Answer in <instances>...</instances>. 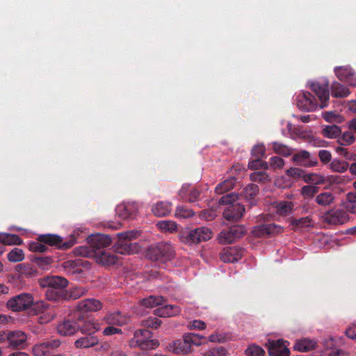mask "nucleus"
I'll use <instances>...</instances> for the list:
<instances>
[{"label": "nucleus", "mask_w": 356, "mask_h": 356, "mask_svg": "<svg viewBox=\"0 0 356 356\" xmlns=\"http://www.w3.org/2000/svg\"><path fill=\"white\" fill-rule=\"evenodd\" d=\"M112 243L111 238L106 234H97L89 238V246H79L75 248V254L85 257H92L95 252L108 247Z\"/></svg>", "instance_id": "nucleus-1"}, {"label": "nucleus", "mask_w": 356, "mask_h": 356, "mask_svg": "<svg viewBox=\"0 0 356 356\" xmlns=\"http://www.w3.org/2000/svg\"><path fill=\"white\" fill-rule=\"evenodd\" d=\"M238 195L235 193H229L222 196L219 199V204L227 205L223 211V217L229 221H238L245 212V207L243 204L234 202L238 200Z\"/></svg>", "instance_id": "nucleus-2"}, {"label": "nucleus", "mask_w": 356, "mask_h": 356, "mask_svg": "<svg viewBox=\"0 0 356 356\" xmlns=\"http://www.w3.org/2000/svg\"><path fill=\"white\" fill-rule=\"evenodd\" d=\"M204 337L195 334H184L181 339H177L173 342L172 346L173 352L179 355H187L192 351V346H199L203 343Z\"/></svg>", "instance_id": "nucleus-3"}, {"label": "nucleus", "mask_w": 356, "mask_h": 356, "mask_svg": "<svg viewBox=\"0 0 356 356\" xmlns=\"http://www.w3.org/2000/svg\"><path fill=\"white\" fill-rule=\"evenodd\" d=\"M174 253L171 244L160 242L149 247L146 250L145 257L152 261L165 262L172 259Z\"/></svg>", "instance_id": "nucleus-4"}, {"label": "nucleus", "mask_w": 356, "mask_h": 356, "mask_svg": "<svg viewBox=\"0 0 356 356\" xmlns=\"http://www.w3.org/2000/svg\"><path fill=\"white\" fill-rule=\"evenodd\" d=\"M212 232L208 227H200L183 232L180 236L181 241L189 244H197L211 238Z\"/></svg>", "instance_id": "nucleus-5"}, {"label": "nucleus", "mask_w": 356, "mask_h": 356, "mask_svg": "<svg viewBox=\"0 0 356 356\" xmlns=\"http://www.w3.org/2000/svg\"><path fill=\"white\" fill-rule=\"evenodd\" d=\"M83 320L80 312H74L68 318L58 325L57 331L60 335L70 336L79 330V323Z\"/></svg>", "instance_id": "nucleus-6"}, {"label": "nucleus", "mask_w": 356, "mask_h": 356, "mask_svg": "<svg viewBox=\"0 0 356 356\" xmlns=\"http://www.w3.org/2000/svg\"><path fill=\"white\" fill-rule=\"evenodd\" d=\"M6 341L11 349H24L27 346V334L22 330H13L4 332L0 337V342Z\"/></svg>", "instance_id": "nucleus-7"}, {"label": "nucleus", "mask_w": 356, "mask_h": 356, "mask_svg": "<svg viewBox=\"0 0 356 356\" xmlns=\"http://www.w3.org/2000/svg\"><path fill=\"white\" fill-rule=\"evenodd\" d=\"M29 309L30 313L33 315L42 314L39 320L40 323H48L56 316L54 311L50 309V305L44 301H37L35 302L33 301V304L31 305Z\"/></svg>", "instance_id": "nucleus-8"}, {"label": "nucleus", "mask_w": 356, "mask_h": 356, "mask_svg": "<svg viewBox=\"0 0 356 356\" xmlns=\"http://www.w3.org/2000/svg\"><path fill=\"white\" fill-rule=\"evenodd\" d=\"M38 241L45 245L55 246L60 250H67L75 244L74 239L63 242L62 237L54 234H40L38 236Z\"/></svg>", "instance_id": "nucleus-9"}, {"label": "nucleus", "mask_w": 356, "mask_h": 356, "mask_svg": "<svg viewBox=\"0 0 356 356\" xmlns=\"http://www.w3.org/2000/svg\"><path fill=\"white\" fill-rule=\"evenodd\" d=\"M310 88L316 94L321 102L319 107L321 108L326 107L330 97L328 81L327 79H323L322 81L312 82L310 84Z\"/></svg>", "instance_id": "nucleus-10"}, {"label": "nucleus", "mask_w": 356, "mask_h": 356, "mask_svg": "<svg viewBox=\"0 0 356 356\" xmlns=\"http://www.w3.org/2000/svg\"><path fill=\"white\" fill-rule=\"evenodd\" d=\"M33 298L29 293H21L10 298L7 307L13 312H19L29 309L33 304Z\"/></svg>", "instance_id": "nucleus-11"}, {"label": "nucleus", "mask_w": 356, "mask_h": 356, "mask_svg": "<svg viewBox=\"0 0 356 356\" xmlns=\"http://www.w3.org/2000/svg\"><path fill=\"white\" fill-rule=\"evenodd\" d=\"M245 234V229L242 225H234L227 230H223L218 234V240L220 243H232L236 240L242 238Z\"/></svg>", "instance_id": "nucleus-12"}, {"label": "nucleus", "mask_w": 356, "mask_h": 356, "mask_svg": "<svg viewBox=\"0 0 356 356\" xmlns=\"http://www.w3.org/2000/svg\"><path fill=\"white\" fill-rule=\"evenodd\" d=\"M322 218L327 224L338 225L345 224L348 220L349 216L343 209H333L325 212Z\"/></svg>", "instance_id": "nucleus-13"}, {"label": "nucleus", "mask_w": 356, "mask_h": 356, "mask_svg": "<svg viewBox=\"0 0 356 356\" xmlns=\"http://www.w3.org/2000/svg\"><path fill=\"white\" fill-rule=\"evenodd\" d=\"M297 106L305 111H312L316 110L318 104L316 99L309 92H302L297 97Z\"/></svg>", "instance_id": "nucleus-14"}, {"label": "nucleus", "mask_w": 356, "mask_h": 356, "mask_svg": "<svg viewBox=\"0 0 356 356\" xmlns=\"http://www.w3.org/2000/svg\"><path fill=\"white\" fill-rule=\"evenodd\" d=\"M243 255V249L237 247H227L220 252V259L224 263H234L240 260Z\"/></svg>", "instance_id": "nucleus-15"}, {"label": "nucleus", "mask_w": 356, "mask_h": 356, "mask_svg": "<svg viewBox=\"0 0 356 356\" xmlns=\"http://www.w3.org/2000/svg\"><path fill=\"white\" fill-rule=\"evenodd\" d=\"M282 227L274 223L261 224L254 227L252 234L255 237L271 236L282 232Z\"/></svg>", "instance_id": "nucleus-16"}, {"label": "nucleus", "mask_w": 356, "mask_h": 356, "mask_svg": "<svg viewBox=\"0 0 356 356\" xmlns=\"http://www.w3.org/2000/svg\"><path fill=\"white\" fill-rule=\"evenodd\" d=\"M337 77L341 81L356 87V73L350 66H339L334 68Z\"/></svg>", "instance_id": "nucleus-17"}, {"label": "nucleus", "mask_w": 356, "mask_h": 356, "mask_svg": "<svg viewBox=\"0 0 356 356\" xmlns=\"http://www.w3.org/2000/svg\"><path fill=\"white\" fill-rule=\"evenodd\" d=\"M138 207L136 202L122 203L117 206L116 214L122 219H133L138 213Z\"/></svg>", "instance_id": "nucleus-18"}, {"label": "nucleus", "mask_w": 356, "mask_h": 356, "mask_svg": "<svg viewBox=\"0 0 356 356\" xmlns=\"http://www.w3.org/2000/svg\"><path fill=\"white\" fill-rule=\"evenodd\" d=\"M102 302L99 300L88 298L78 302L75 312H80L83 314L97 312L102 308Z\"/></svg>", "instance_id": "nucleus-19"}, {"label": "nucleus", "mask_w": 356, "mask_h": 356, "mask_svg": "<svg viewBox=\"0 0 356 356\" xmlns=\"http://www.w3.org/2000/svg\"><path fill=\"white\" fill-rule=\"evenodd\" d=\"M113 251L120 254H132L139 252L140 246L136 243H131L126 240L118 239L113 246Z\"/></svg>", "instance_id": "nucleus-20"}, {"label": "nucleus", "mask_w": 356, "mask_h": 356, "mask_svg": "<svg viewBox=\"0 0 356 356\" xmlns=\"http://www.w3.org/2000/svg\"><path fill=\"white\" fill-rule=\"evenodd\" d=\"M268 351L270 356H289L290 351L282 339L269 341Z\"/></svg>", "instance_id": "nucleus-21"}, {"label": "nucleus", "mask_w": 356, "mask_h": 356, "mask_svg": "<svg viewBox=\"0 0 356 356\" xmlns=\"http://www.w3.org/2000/svg\"><path fill=\"white\" fill-rule=\"evenodd\" d=\"M293 161L304 167H314L317 165L318 161L312 159L308 151L301 150L293 156Z\"/></svg>", "instance_id": "nucleus-22"}, {"label": "nucleus", "mask_w": 356, "mask_h": 356, "mask_svg": "<svg viewBox=\"0 0 356 356\" xmlns=\"http://www.w3.org/2000/svg\"><path fill=\"white\" fill-rule=\"evenodd\" d=\"M114 251L102 250L95 252L92 256L95 257L97 263L103 266L114 265L118 261V257L113 253Z\"/></svg>", "instance_id": "nucleus-23"}, {"label": "nucleus", "mask_w": 356, "mask_h": 356, "mask_svg": "<svg viewBox=\"0 0 356 356\" xmlns=\"http://www.w3.org/2000/svg\"><path fill=\"white\" fill-rule=\"evenodd\" d=\"M45 295L47 300L51 301L67 300V291L65 289V288L47 287Z\"/></svg>", "instance_id": "nucleus-24"}, {"label": "nucleus", "mask_w": 356, "mask_h": 356, "mask_svg": "<svg viewBox=\"0 0 356 356\" xmlns=\"http://www.w3.org/2000/svg\"><path fill=\"white\" fill-rule=\"evenodd\" d=\"M98 343L99 339L96 336L88 334L78 339L75 341L74 345L77 348H88L97 345Z\"/></svg>", "instance_id": "nucleus-25"}, {"label": "nucleus", "mask_w": 356, "mask_h": 356, "mask_svg": "<svg viewBox=\"0 0 356 356\" xmlns=\"http://www.w3.org/2000/svg\"><path fill=\"white\" fill-rule=\"evenodd\" d=\"M172 211V204L168 202H159L152 206V211L154 216L163 217L168 215Z\"/></svg>", "instance_id": "nucleus-26"}, {"label": "nucleus", "mask_w": 356, "mask_h": 356, "mask_svg": "<svg viewBox=\"0 0 356 356\" xmlns=\"http://www.w3.org/2000/svg\"><path fill=\"white\" fill-rule=\"evenodd\" d=\"M180 313V308L177 305H167L154 310V314L160 317L176 316Z\"/></svg>", "instance_id": "nucleus-27"}, {"label": "nucleus", "mask_w": 356, "mask_h": 356, "mask_svg": "<svg viewBox=\"0 0 356 356\" xmlns=\"http://www.w3.org/2000/svg\"><path fill=\"white\" fill-rule=\"evenodd\" d=\"M180 313V308L177 305H167L154 310V314L160 317L176 316Z\"/></svg>", "instance_id": "nucleus-28"}, {"label": "nucleus", "mask_w": 356, "mask_h": 356, "mask_svg": "<svg viewBox=\"0 0 356 356\" xmlns=\"http://www.w3.org/2000/svg\"><path fill=\"white\" fill-rule=\"evenodd\" d=\"M68 284V281L59 276H52L47 277L42 283V286L51 288H65Z\"/></svg>", "instance_id": "nucleus-29"}, {"label": "nucleus", "mask_w": 356, "mask_h": 356, "mask_svg": "<svg viewBox=\"0 0 356 356\" xmlns=\"http://www.w3.org/2000/svg\"><path fill=\"white\" fill-rule=\"evenodd\" d=\"M106 323L111 325L122 326L127 323V318L120 312H115L107 314L104 318Z\"/></svg>", "instance_id": "nucleus-30"}, {"label": "nucleus", "mask_w": 356, "mask_h": 356, "mask_svg": "<svg viewBox=\"0 0 356 356\" xmlns=\"http://www.w3.org/2000/svg\"><path fill=\"white\" fill-rule=\"evenodd\" d=\"M80 314L82 316L83 320L79 323V330L82 333L86 334H94V333L98 330V327H97L93 323L88 320V317L86 314L80 312Z\"/></svg>", "instance_id": "nucleus-31"}, {"label": "nucleus", "mask_w": 356, "mask_h": 356, "mask_svg": "<svg viewBox=\"0 0 356 356\" xmlns=\"http://www.w3.org/2000/svg\"><path fill=\"white\" fill-rule=\"evenodd\" d=\"M330 90L332 95L337 98L348 97L350 93L348 88L337 81L332 83Z\"/></svg>", "instance_id": "nucleus-32"}, {"label": "nucleus", "mask_w": 356, "mask_h": 356, "mask_svg": "<svg viewBox=\"0 0 356 356\" xmlns=\"http://www.w3.org/2000/svg\"><path fill=\"white\" fill-rule=\"evenodd\" d=\"M316 346V342L309 339H302L296 341L294 349L300 352H308Z\"/></svg>", "instance_id": "nucleus-33"}, {"label": "nucleus", "mask_w": 356, "mask_h": 356, "mask_svg": "<svg viewBox=\"0 0 356 356\" xmlns=\"http://www.w3.org/2000/svg\"><path fill=\"white\" fill-rule=\"evenodd\" d=\"M31 261L41 269H48L54 259L49 256H32Z\"/></svg>", "instance_id": "nucleus-34"}, {"label": "nucleus", "mask_w": 356, "mask_h": 356, "mask_svg": "<svg viewBox=\"0 0 356 356\" xmlns=\"http://www.w3.org/2000/svg\"><path fill=\"white\" fill-rule=\"evenodd\" d=\"M0 243L5 245H20L22 240L17 234L2 233L0 234Z\"/></svg>", "instance_id": "nucleus-35"}, {"label": "nucleus", "mask_w": 356, "mask_h": 356, "mask_svg": "<svg viewBox=\"0 0 356 356\" xmlns=\"http://www.w3.org/2000/svg\"><path fill=\"white\" fill-rule=\"evenodd\" d=\"M294 204L290 201H280L276 204V211L280 216H288L291 213Z\"/></svg>", "instance_id": "nucleus-36"}, {"label": "nucleus", "mask_w": 356, "mask_h": 356, "mask_svg": "<svg viewBox=\"0 0 356 356\" xmlns=\"http://www.w3.org/2000/svg\"><path fill=\"white\" fill-rule=\"evenodd\" d=\"M334 200V195L330 192H323L318 194L316 198V202L322 207L330 205Z\"/></svg>", "instance_id": "nucleus-37"}, {"label": "nucleus", "mask_w": 356, "mask_h": 356, "mask_svg": "<svg viewBox=\"0 0 356 356\" xmlns=\"http://www.w3.org/2000/svg\"><path fill=\"white\" fill-rule=\"evenodd\" d=\"M259 192V187L254 184H250L246 186L243 191V196L244 198L250 201L252 204V201Z\"/></svg>", "instance_id": "nucleus-38"}, {"label": "nucleus", "mask_w": 356, "mask_h": 356, "mask_svg": "<svg viewBox=\"0 0 356 356\" xmlns=\"http://www.w3.org/2000/svg\"><path fill=\"white\" fill-rule=\"evenodd\" d=\"M271 147L275 153L280 154L283 156H290L293 150L289 146L279 142H273L271 143Z\"/></svg>", "instance_id": "nucleus-39"}, {"label": "nucleus", "mask_w": 356, "mask_h": 356, "mask_svg": "<svg viewBox=\"0 0 356 356\" xmlns=\"http://www.w3.org/2000/svg\"><path fill=\"white\" fill-rule=\"evenodd\" d=\"M312 218L309 216L300 218L299 219H292L291 225L293 227L294 230H297L301 228L309 227L312 225Z\"/></svg>", "instance_id": "nucleus-40"}, {"label": "nucleus", "mask_w": 356, "mask_h": 356, "mask_svg": "<svg viewBox=\"0 0 356 356\" xmlns=\"http://www.w3.org/2000/svg\"><path fill=\"white\" fill-rule=\"evenodd\" d=\"M158 228L162 232L172 233L177 231V225L172 220H161L156 224Z\"/></svg>", "instance_id": "nucleus-41"}, {"label": "nucleus", "mask_w": 356, "mask_h": 356, "mask_svg": "<svg viewBox=\"0 0 356 356\" xmlns=\"http://www.w3.org/2000/svg\"><path fill=\"white\" fill-rule=\"evenodd\" d=\"M341 132L340 127L335 124L327 125L322 131L323 135L330 138H334L339 136Z\"/></svg>", "instance_id": "nucleus-42"}, {"label": "nucleus", "mask_w": 356, "mask_h": 356, "mask_svg": "<svg viewBox=\"0 0 356 356\" xmlns=\"http://www.w3.org/2000/svg\"><path fill=\"white\" fill-rule=\"evenodd\" d=\"M159 345L158 340L156 339H138L134 343V346H138L143 350L154 349Z\"/></svg>", "instance_id": "nucleus-43"}, {"label": "nucleus", "mask_w": 356, "mask_h": 356, "mask_svg": "<svg viewBox=\"0 0 356 356\" xmlns=\"http://www.w3.org/2000/svg\"><path fill=\"white\" fill-rule=\"evenodd\" d=\"M152 337V332L147 329H140L135 332L134 336L133 339L130 341V345L134 346V343L138 341V339H145L148 340Z\"/></svg>", "instance_id": "nucleus-44"}, {"label": "nucleus", "mask_w": 356, "mask_h": 356, "mask_svg": "<svg viewBox=\"0 0 356 356\" xmlns=\"http://www.w3.org/2000/svg\"><path fill=\"white\" fill-rule=\"evenodd\" d=\"M163 301V298L162 296H150L141 300V304L146 307L152 308L161 305Z\"/></svg>", "instance_id": "nucleus-45"}, {"label": "nucleus", "mask_w": 356, "mask_h": 356, "mask_svg": "<svg viewBox=\"0 0 356 356\" xmlns=\"http://www.w3.org/2000/svg\"><path fill=\"white\" fill-rule=\"evenodd\" d=\"M234 185L235 179H234L233 178L226 179L223 182L218 184L216 186L215 191L216 193L222 194L232 189Z\"/></svg>", "instance_id": "nucleus-46"}, {"label": "nucleus", "mask_w": 356, "mask_h": 356, "mask_svg": "<svg viewBox=\"0 0 356 356\" xmlns=\"http://www.w3.org/2000/svg\"><path fill=\"white\" fill-rule=\"evenodd\" d=\"M332 171L337 172H343L349 169L348 163L339 159H334L330 164Z\"/></svg>", "instance_id": "nucleus-47"}, {"label": "nucleus", "mask_w": 356, "mask_h": 356, "mask_svg": "<svg viewBox=\"0 0 356 356\" xmlns=\"http://www.w3.org/2000/svg\"><path fill=\"white\" fill-rule=\"evenodd\" d=\"M303 179L306 183L313 184L314 186L316 184H321L325 182V177L316 173H308L304 175Z\"/></svg>", "instance_id": "nucleus-48"}, {"label": "nucleus", "mask_w": 356, "mask_h": 356, "mask_svg": "<svg viewBox=\"0 0 356 356\" xmlns=\"http://www.w3.org/2000/svg\"><path fill=\"white\" fill-rule=\"evenodd\" d=\"M355 141V137L353 131H345L338 139L340 145L346 146L353 144Z\"/></svg>", "instance_id": "nucleus-49"}, {"label": "nucleus", "mask_w": 356, "mask_h": 356, "mask_svg": "<svg viewBox=\"0 0 356 356\" xmlns=\"http://www.w3.org/2000/svg\"><path fill=\"white\" fill-rule=\"evenodd\" d=\"M319 188L314 185L304 186L301 188V194L305 199L313 197L318 192Z\"/></svg>", "instance_id": "nucleus-50"}, {"label": "nucleus", "mask_w": 356, "mask_h": 356, "mask_svg": "<svg viewBox=\"0 0 356 356\" xmlns=\"http://www.w3.org/2000/svg\"><path fill=\"white\" fill-rule=\"evenodd\" d=\"M194 212L185 206H177L175 211V216L177 218H188L193 216Z\"/></svg>", "instance_id": "nucleus-51"}, {"label": "nucleus", "mask_w": 356, "mask_h": 356, "mask_svg": "<svg viewBox=\"0 0 356 356\" xmlns=\"http://www.w3.org/2000/svg\"><path fill=\"white\" fill-rule=\"evenodd\" d=\"M7 258L11 262L21 261L24 258V252L22 250L15 248L8 254Z\"/></svg>", "instance_id": "nucleus-52"}, {"label": "nucleus", "mask_w": 356, "mask_h": 356, "mask_svg": "<svg viewBox=\"0 0 356 356\" xmlns=\"http://www.w3.org/2000/svg\"><path fill=\"white\" fill-rule=\"evenodd\" d=\"M87 290L82 286H75L72 288L70 291H67V300H76L85 295Z\"/></svg>", "instance_id": "nucleus-53"}, {"label": "nucleus", "mask_w": 356, "mask_h": 356, "mask_svg": "<svg viewBox=\"0 0 356 356\" xmlns=\"http://www.w3.org/2000/svg\"><path fill=\"white\" fill-rule=\"evenodd\" d=\"M204 356H227V350L222 346H215L207 350Z\"/></svg>", "instance_id": "nucleus-54"}, {"label": "nucleus", "mask_w": 356, "mask_h": 356, "mask_svg": "<svg viewBox=\"0 0 356 356\" xmlns=\"http://www.w3.org/2000/svg\"><path fill=\"white\" fill-rule=\"evenodd\" d=\"M37 241L31 242L29 245V250L33 252H40L42 253L47 252L48 248L42 242L38 241V238H37Z\"/></svg>", "instance_id": "nucleus-55"}, {"label": "nucleus", "mask_w": 356, "mask_h": 356, "mask_svg": "<svg viewBox=\"0 0 356 356\" xmlns=\"http://www.w3.org/2000/svg\"><path fill=\"white\" fill-rule=\"evenodd\" d=\"M265 352L264 349L255 344L250 345L246 350L245 354L248 356H263Z\"/></svg>", "instance_id": "nucleus-56"}, {"label": "nucleus", "mask_w": 356, "mask_h": 356, "mask_svg": "<svg viewBox=\"0 0 356 356\" xmlns=\"http://www.w3.org/2000/svg\"><path fill=\"white\" fill-rule=\"evenodd\" d=\"M32 353L34 356H44L46 354L49 353L44 342L35 344L33 347Z\"/></svg>", "instance_id": "nucleus-57"}, {"label": "nucleus", "mask_w": 356, "mask_h": 356, "mask_svg": "<svg viewBox=\"0 0 356 356\" xmlns=\"http://www.w3.org/2000/svg\"><path fill=\"white\" fill-rule=\"evenodd\" d=\"M118 239L126 240L127 241L130 242L131 240L136 238L139 235V232L136 230H129L124 232L118 233Z\"/></svg>", "instance_id": "nucleus-58"}, {"label": "nucleus", "mask_w": 356, "mask_h": 356, "mask_svg": "<svg viewBox=\"0 0 356 356\" xmlns=\"http://www.w3.org/2000/svg\"><path fill=\"white\" fill-rule=\"evenodd\" d=\"M266 153V148L264 145H257L252 149V156L253 158L261 159L264 156Z\"/></svg>", "instance_id": "nucleus-59"}, {"label": "nucleus", "mask_w": 356, "mask_h": 356, "mask_svg": "<svg viewBox=\"0 0 356 356\" xmlns=\"http://www.w3.org/2000/svg\"><path fill=\"white\" fill-rule=\"evenodd\" d=\"M250 179L252 181L265 182L268 180V175L264 171L254 172L250 175Z\"/></svg>", "instance_id": "nucleus-60"}, {"label": "nucleus", "mask_w": 356, "mask_h": 356, "mask_svg": "<svg viewBox=\"0 0 356 356\" xmlns=\"http://www.w3.org/2000/svg\"><path fill=\"white\" fill-rule=\"evenodd\" d=\"M161 324V321L156 318H149L143 321V325L146 327L157 328Z\"/></svg>", "instance_id": "nucleus-61"}, {"label": "nucleus", "mask_w": 356, "mask_h": 356, "mask_svg": "<svg viewBox=\"0 0 356 356\" xmlns=\"http://www.w3.org/2000/svg\"><path fill=\"white\" fill-rule=\"evenodd\" d=\"M286 174L289 177L298 178L303 177L305 172L302 169L298 168H291L286 171Z\"/></svg>", "instance_id": "nucleus-62"}, {"label": "nucleus", "mask_w": 356, "mask_h": 356, "mask_svg": "<svg viewBox=\"0 0 356 356\" xmlns=\"http://www.w3.org/2000/svg\"><path fill=\"white\" fill-rule=\"evenodd\" d=\"M318 156L321 161L324 164H327L331 161L332 155L331 153L327 150H320L318 152Z\"/></svg>", "instance_id": "nucleus-63"}, {"label": "nucleus", "mask_w": 356, "mask_h": 356, "mask_svg": "<svg viewBox=\"0 0 356 356\" xmlns=\"http://www.w3.org/2000/svg\"><path fill=\"white\" fill-rule=\"evenodd\" d=\"M270 164L275 169L282 168L284 164V161L279 156H273L270 159Z\"/></svg>", "instance_id": "nucleus-64"}]
</instances>
